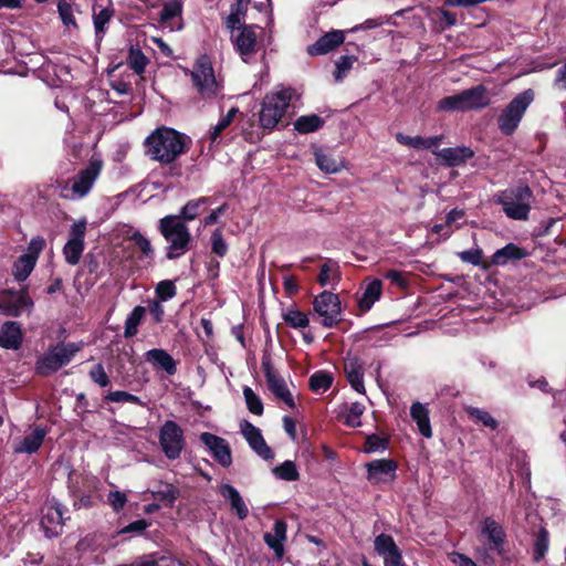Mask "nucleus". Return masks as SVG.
<instances>
[{
  "instance_id": "f257e3e1",
  "label": "nucleus",
  "mask_w": 566,
  "mask_h": 566,
  "mask_svg": "<svg viewBox=\"0 0 566 566\" xmlns=\"http://www.w3.org/2000/svg\"><path fill=\"white\" fill-rule=\"evenodd\" d=\"M190 139L185 134L169 127L155 129L144 142L146 154L160 164L174 163L188 149Z\"/></svg>"
},
{
  "instance_id": "f03ea898",
  "label": "nucleus",
  "mask_w": 566,
  "mask_h": 566,
  "mask_svg": "<svg viewBox=\"0 0 566 566\" xmlns=\"http://www.w3.org/2000/svg\"><path fill=\"white\" fill-rule=\"evenodd\" d=\"M103 169V160L92 156L88 164L65 182H57L59 196L65 200L76 201L85 198L93 189Z\"/></svg>"
},
{
  "instance_id": "7ed1b4c3",
  "label": "nucleus",
  "mask_w": 566,
  "mask_h": 566,
  "mask_svg": "<svg viewBox=\"0 0 566 566\" xmlns=\"http://www.w3.org/2000/svg\"><path fill=\"white\" fill-rule=\"evenodd\" d=\"M158 230L168 244L166 248L168 260L179 259L189 251L192 235L179 216L168 214L161 218Z\"/></svg>"
},
{
  "instance_id": "20e7f679",
  "label": "nucleus",
  "mask_w": 566,
  "mask_h": 566,
  "mask_svg": "<svg viewBox=\"0 0 566 566\" xmlns=\"http://www.w3.org/2000/svg\"><path fill=\"white\" fill-rule=\"evenodd\" d=\"M189 74L200 99L213 101L222 97L223 83L216 76L212 63L207 55L196 61Z\"/></svg>"
},
{
  "instance_id": "39448f33",
  "label": "nucleus",
  "mask_w": 566,
  "mask_h": 566,
  "mask_svg": "<svg viewBox=\"0 0 566 566\" xmlns=\"http://www.w3.org/2000/svg\"><path fill=\"white\" fill-rule=\"evenodd\" d=\"M533 198L532 189L526 184H518L497 193L494 201L502 206L507 218L525 221L528 219Z\"/></svg>"
},
{
  "instance_id": "423d86ee",
  "label": "nucleus",
  "mask_w": 566,
  "mask_h": 566,
  "mask_svg": "<svg viewBox=\"0 0 566 566\" xmlns=\"http://www.w3.org/2000/svg\"><path fill=\"white\" fill-rule=\"evenodd\" d=\"M293 96L291 87L280 86L268 93L262 102L259 114L261 127L273 129L285 115Z\"/></svg>"
},
{
  "instance_id": "0eeeda50",
  "label": "nucleus",
  "mask_w": 566,
  "mask_h": 566,
  "mask_svg": "<svg viewBox=\"0 0 566 566\" xmlns=\"http://www.w3.org/2000/svg\"><path fill=\"white\" fill-rule=\"evenodd\" d=\"M490 99L486 88L483 85H476L459 94L447 96L439 101L438 109L450 112H467L488 106Z\"/></svg>"
},
{
  "instance_id": "6e6552de",
  "label": "nucleus",
  "mask_w": 566,
  "mask_h": 566,
  "mask_svg": "<svg viewBox=\"0 0 566 566\" xmlns=\"http://www.w3.org/2000/svg\"><path fill=\"white\" fill-rule=\"evenodd\" d=\"M534 101V91L528 88L517 94L503 109L497 118V127L502 134L510 136L518 127L527 107Z\"/></svg>"
},
{
  "instance_id": "1a4fd4ad",
  "label": "nucleus",
  "mask_w": 566,
  "mask_h": 566,
  "mask_svg": "<svg viewBox=\"0 0 566 566\" xmlns=\"http://www.w3.org/2000/svg\"><path fill=\"white\" fill-rule=\"evenodd\" d=\"M80 350L75 343L59 344L51 347L45 354L38 358L35 363L36 374L46 377L67 365L73 356Z\"/></svg>"
},
{
  "instance_id": "9d476101",
  "label": "nucleus",
  "mask_w": 566,
  "mask_h": 566,
  "mask_svg": "<svg viewBox=\"0 0 566 566\" xmlns=\"http://www.w3.org/2000/svg\"><path fill=\"white\" fill-rule=\"evenodd\" d=\"M160 449L168 460L180 458L186 440L181 427L174 420H166L158 432Z\"/></svg>"
},
{
  "instance_id": "9b49d317",
  "label": "nucleus",
  "mask_w": 566,
  "mask_h": 566,
  "mask_svg": "<svg viewBox=\"0 0 566 566\" xmlns=\"http://www.w3.org/2000/svg\"><path fill=\"white\" fill-rule=\"evenodd\" d=\"M313 311L325 328H333L342 321L340 300L337 294L332 292L324 291L315 296L313 300Z\"/></svg>"
},
{
  "instance_id": "f8f14e48",
  "label": "nucleus",
  "mask_w": 566,
  "mask_h": 566,
  "mask_svg": "<svg viewBox=\"0 0 566 566\" xmlns=\"http://www.w3.org/2000/svg\"><path fill=\"white\" fill-rule=\"evenodd\" d=\"M66 507L55 499L48 500L42 507L41 528L48 538L57 537L63 532Z\"/></svg>"
},
{
  "instance_id": "ddd939ff",
  "label": "nucleus",
  "mask_w": 566,
  "mask_h": 566,
  "mask_svg": "<svg viewBox=\"0 0 566 566\" xmlns=\"http://www.w3.org/2000/svg\"><path fill=\"white\" fill-rule=\"evenodd\" d=\"M231 41L242 61L249 63L258 51V40L252 25H243L231 35Z\"/></svg>"
},
{
  "instance_id": "4468645a",
  "label": "nucleus",
  "mask_w": 566,
  "mask_h": 566,
  "mask_svg": "<svg viewBox=\"0 0 566 566\" xmlns=\"http://www.w3.org/2000/svg\"><path fill=\"white\" fill-rule=\"evenodd\" d=\"M200 441L221 467L229 468L232 464L231 448L226 439L210 432H202Z\"/></svg>"
},
{
  "instance_id": "2eb2a0df",
  "label": "nucleus",
  "mask_w": 566,
  "mask_h": 566,
  "mask_svg": "<svg viewBox=\"0 0 566 566\" xmlns=\"http://www.w3.org/2000/svg\"><path fill=\"white\" fill-rule=\"evenodd\" d=\"M262 369L266 378L270 390L282 401H284L290 408H294V399L290 392L285 380L274 370L271 359L269 357L262 358Z\"/></svg>"
},
{
  "instance_id": "dca6fc26",
  "label": "nucleus",
  "mask_w": 566,
  "mask_h": 566,
  "mask_svg": "<svg viewBox=\"0 0 566 566\" xmlns=\"http://www.w3.org/2000/svg\"><path fill=\"white\" fill-rule=\"evenodd\" d=\"M241 432L249 443L250 448L263 460H272L274 452L266 444L261 430L249 421L241 423Z\"/></svg>"
},
{
  "instance_id": "f3484780",
  "label": "nucleus",
  "mask_w": 566,
  "mask_h": 566,
  "mask_svg": "<svg viewBox=\"0 0 566 566\" xmlns=\"http://www.w3.org/2000/svg\"><path fill=\"white\" fill-rule=\"evenodd\" d=\"M33 301L25 291L12 294L0 301V312L7 316H20L24 311H30Z\"/></svg>"
},
{
  "instance_id": "a211bd4d",
  "label": "nucleus",
  "mask_w": 566,
  "mask_h": 566,
  "mask_svg": "<svg viewBox=\"0 0 566 566\" xmlns=\"http://www.w3.org/2000/svg\"><path fill=\"white\" fill-rule=\"evenodd\" d=\"M481 534L486 537L489 548L502 554L505 542L504 528L492 517H485L482 522Z\"/></svg>"
},
{
  "instance_id": "6ab92c4d",
  "label": "nucleus",
  "mask_w": 566,
  "mask_h": 566,
  "mask_svg": "<svg viewBox=\"0 0 566 566\" xmlns=\"http://www.w3.org/2000/svg\"><path fill=\"white\" fill-rule=\"evenodd\" d=\"M46 433L44 428L35 427L29 434L13 442V452L25 454L35 453L41 448Z\"/></svg>"
},
{
  "instance_id": "aec40b11",
  "label": "nucleus",
  "mask_w": 566,
  "mask_h": 566,
  "mask_svg": "<svg viewBox=\"0 0 566 566\" xmlns=\"http://www.w3.org/2000/svg\"><path fill=\"white\" fill-rule=\"evenodd\" d=\"M369 481L381 482L396 476L397 463L391 459H378L366 464Z\"/></svg>"
},
{
  "instance_id": "412c9836",
  "label": "nucleus",
  "mask_w": 566,
  "mask_h": 566,
  "mask_svg": "<svg viewBox=\"0 0 566 566\" xmlns=\"http://www.w3.org/2000/svg\"><path fill=\"white\" fill-rule=\"evenodd\" d=\"M441 163L448 167H455L464 164L474 156V151L465 146L449 147L440 150H433Z\"/></svg>"
},
{
  "instance_id": "4be33fe9",
  "label": "nucleus",
  "mask_w": 566,
  "mask_h": 566,
  "mask_svg": "<svg viewBox=\"0 0 566 566\" xmlns=\"http://www.w3.org/2000/svg\"><path fill=\"white\" fill-rule=\"evenodd\" d=\"M344 371L350 386L358 394H365L364 365L356 356H347L344 359Z\"/></svg>"
},
{
  "instance_id": "5701e85b",
  "label": "nucleus",
  "mask_w": 566,
  "mask_h": 566,
  "mask_svg": "<svg viewBox=\"0 0 566 566\" xmlns=\"http://www.w3.org/2000/svg\"><path fill=\"white\" fill-rule=\"evenodd\" d=\"M345 35L343 31H331L322 35L315 43L307 48V53L312 56L323 55L344 42Z\"/></svg>"
},
{
  "instance_id": "b1692460",
  "label": "nucleus",
  "mask_w": 566,
  "mask_h": 566,
  "mask_svg": "<svg viewBox=\"0 0 566 566\" xmlns=\"http://www.w3.org/2000/svg\"><path fill=\"white\" fill-rule=\"evenodd\" d=\"M287 525L283 520H276L272 532L264 534V542L273 549L275 556L281 558L284 555V542L286 539Z\"/></svg>"
},
{
  "instance_id": "393cba45",
  "label": "nucleus",
  "mask_w": 566,
  "mask_h": 566,
  "mask_svg": "<svg viewBox=\"0 0 566 566\" xmlns=\"http://www.w3.org/2000/svg\"><path fill=\"white\" fill-rule=\"evenodd\" d=\"M219 494L229 502L239 520H244L249 515V509L239 491L229 483H222L219 488Z\"/></svg>"
},
{
  "instance_id": "a878e982",
  "label": "nucleus",
  "mask_w": 566,
  "mask_h": 566,
  "mask_svg": "<svg viewBox=\"0 0 566 566\" xmlns=\"http://www.w3.org/2000/svg\"><path fill=\"white\" fill-rule=\"evenodd\" d=\"M22 344L21 326L17 322H6L0 328V347L18 349Z\"/></svg>"
},
{
  "instance_id": "bb28decb",
  "label": "nucleus",
  "mask_w": 566,
  "mask_h": 566,
  "mask_svg": "<svg viewBox=\"0 0 566 566\" xmlns=\"http://www.w3.org/2000/svg\"><path fill=\"white\" fill-rule=\"evenodd\" d=\"M145 358L154 367L165 370L168 375H175L177 371V365L175 359L165 349H149L145 353Z\"/></svg>"
},
{
  "instance_id": "cd10ccee",
  "label": "nucleus",
  "mask_w": 566,
  "mask_h": 566,
  "mask_svg": "<svg viewBox=\"0 0 566 566\" xmlns=\"http://www.w3.org/2000/svg\"><path fill=\"white\" fill-rule=\"evenodd\" d=\"M396 140L405 146L415 148V149H431L438 147L443 136H432V137H421V136H408L402 133H397L395 135Z\"/></svg>"
},
{
  "instance_id": "c85d7f7f",
  "label": "nucleus",
  "mask_w": 566,
  "mask_h": 566,
  "mask_svg": "<svg viewBox=\"0 0 566 566\" xmlns=\"http://www.w3.org/2000/svg\"><path fill=\"white\" fill-rule=\"evenodd\" d=\"M410 416L412 420L417 423L419 432L424 438L432 437V430L429 419V410L421 402H415L410 408Z\"/></svg>"
},
{
  "instance_id": "c756f323",
  "label": "nucleus",
  "mask_w": 566,
  "mask_h": 566,
  "mask_svg": "<svg viewBox=\"0 0 566 566\" xmlns=\"http://www.w3.org/2000/svg\"><path fill=\"white\" fill-rule=\"evenodd\" d=\"M314 155L316 165L326 174H336L344 168V160L340 157H335L323 149H316Z\"/></svg>"
},
{
  "instance_id": "7c9ffc66",
  "label": "nucleus",
  "mask_w": 566,
  "mask_h": 566,
  "mask_svg": "<svg viewBox=\"0 0 566 566\" xmlns=\"http://www.w3.org/2000/svg\"><path fill=\"white\" fill-rule=\"evenodd\" d=\"M526 255L525 251L514 243H509L502 249L496 250L492 255L494 265L503 266L509 261L521 260Z\"/></svg>"
},
{
  "instance_id": "2f4dec72",
  "label": "nucleus",
  "mask_w": 566,
  "mask_h": 566,
  "mask_svg": "<svg viewBox=\"0 0 566 566\" xmlns=\"http://www.w3.org/2000/svg\"><path fill=\"white\" fill-rule=\"evenodd\" d=\"M340 280L338 263L334 260H327L321 265L317 282L322 286L337 284Z\"/></svg>"
},
{
  "instance_id": "473e14b6",
  "label": "nucleus",
  "mask_w": 566,
  "mask_h": 566,
  "mask_svg": "<svg viewBox=\"0 0 566 566\" xmlns=\"http://www.w3.org/2000/svg\"><path fill=\"white\" fill-rule=\"evenodd\" d=\"M381 295V281L374 280L365 289L363 295L358 298V306L363 312L369 311L375 302Z\"/></svg>"
},
{
  "instance_id": "72a5a7b5",
  "label": "nucleus",
  "mask_w": 566,
  "mask_h": 566,
  "mask_svg": "<svg viewBox=\"0 0 566 566\" xmlns=\"http://www.w3.org/2000/svg\"><path fill=\"white\" fill-rule=\"evenodd\" d=\"M324 125V119L316 114L300 116L294 122V129L300 134H310L318 130Z\"/></svg>"
},
{
  "instance_id": "f704fd0d",
  "label": "nucleus",
  "mask_w": 566,
  "mask_h": 566,
  "mask_svg": "<svg viewBox=\"0 0 566 566\" xmlns=\"http://www.w3.org/2000/svg\"><path fill=\"white\" fill-rule=\"evenodd\" d=\"M182 12V4L180 0H171L164 4L160 13L159 21L174 30L175 27L171 23L176 18H179Z\"/></svg>"
},
{
  "instance_id": "c9c22d12",
  "label": "nucleus",
  "mask_w": 566,
  "mask_h": 566,
  "mask_svg": "<svg viewBox=\"0 0 566 566\" xmlns=\"http://www.w3.org/2000/svg\"><path fill=\"white\" fill-rule=\"evenodd\" d=\"M176 564L185 566L180 560L171 556L154 553L134 562L130 566H175Z\"/></svg>"
},
{
  "instance_id": "e433bc0d",
  "label": "nucleus",
  "mask_w": 566,
  "mask_h": 566,
  "mask_svg": "<svg viewBox=\"0 0 566 566\" xmlns=\"http://www.w3.org/2000/svg\"><path fill=\"white\" fill-rule=\"evenodd\" d=\"M284 322L294 329H304L310 325L308 315L297 307H291L282 314Z\"/></svg>"
},
{
  "instance_id": "4c0bfd02",
  "label": "nucleus",
  "mask_w": 566,
  "mask_h": 566,
  "mask_svg": "<svg viewBox=\"0 0 566 566\" xmlns=\"http://www.w3.org/2000/svg\"><path fill=\"white\" fill-rule=\"evenodd\" d=\"M145 313L146 308L138 305L128 314L124 326V336L126 338H130L137 334L138 325L140 324Z\"/></svg>"
},
{
  "instance_id": "58836bf2",
  "label": "nucleus",
  "mask_w": 566,
  "mask_h": 566,
  "mask_svg": "<svg viewBox=\"0 0 566 566\" xmlns=\"http://www.w3.org/2000/svg\"><path fill=\"white\" fill-rule=\"evenodd\" d=\"M374 548H375V552L379 556H381L384 560L386 558H388V556L394 554V552L399 549V547L395 543L392 536H390L388 534H384V533L376 536V538L374 541Z\"/></svg>"
},
{
  "instance_id": "ea45409f",
  "label": "nucleus",
  "mask_w": 566,
  "mask_h": 566,
  "mask_svg": "<svg viewBox=\"0 0 566 566\" xmlns=\"http://www.w3.org/2000/svg\"><path fill=\"white\" fill-rule=\"evenodd\" d=\"M34 259L29 255H20L13 264V275L17 281H24L35 266Z\"/></svg>"
},
{
  "instance_id": "a19ab883",
  "label": "nucleus",
  "mask_w": 566,
  "mask_h": 566,
  "mask_svg": "<svg viewBox=\"0 0 566 566\" xmlns=\"http://www.w3.org/2000/svg\"><path fill=\"white\" fill-rule=\"evenodd\" d=\"M113 17V10L103 8L98 12L93 13V23L95 29V36L97 41H101L106 33V25Z\"/></svg>"
},
{
  "instance_id": "79ce46f5",
  "label": "nucleus",
  "mask_w": 566,
  "mask_h": 566,
  "mask_svg": "<svg viewBox=\"0 0 566 566\" xmlns=\"http://www.w3.org/2000/svg\"><path fill=\"white\" fill-rule=\"evenodd\" d=\"M272 473L275 475V478L283 481L293 482L300 479L296 464L291 460H286L280 465L273 468Z\"/></svg>"
},
{
  "instance_id": "37998d69",
  "label": "nucleus",
  "mask_w": 566,
  "mask_h": 566,
  "mask_svg": "<svg viewBox=\"0 0 566 566\" xmlns=\"http://www.w3.org/2000/svg\"><path fill=\"white\" fill-rule=\"evenodd\" d=\"M84 251V242L67 240L63 248V254L66 263L75 265L80 262L81 255Z\"/></svg>"
},
{
  "instance_id": "c03bdc74",
  "label": "nucleus",
  "mask_w": 566,
  "mask_h": 566,
  "mask_svg": "<svg viewBox=\"0 0 566 566\" xmlns=\"http://www.w3.org/2000/svg\"><path fill=\"white\" fill-rule=\"evenodd\" d=\"M208 202L207 197H201L196 200L188 201L181 209L180 213L178 214L180 217V220H182L185 223L186 221H192L197 218L199 214V208Z\"/></svg>"
},
{
  "instance_id": "a18cd8bd",
  "label": "nucleus",
  "mask_w": 566,
  "mask_h": 566,
  "mask_svg": "<svg viewBox=\"0 0 566 566\" xmlns=\"http://www.w3.org/2000/svg\"><path fill=\"white\" fill-rule=\"evenodd\" d=\"M333 377L326 371H316L310 377V388L315 392H324L332 386Z\"/></svg>"
},
{
  "instance_id": "49530a36",
  "label": "nucleus",
  "mask_w": 566,
  "mask_h": 566,
  "mask_svg": "<svg viewBox=\"0 0 566 566\" xmlns=\"http://www.w3.org/2000/svg\"><path fill=\"white\" fill-rule=\"evenodd\" d=\"M127 63L136 74L140 75L145 72L148 59L139 49L130 48Z\"/></svg>"
},
{
  "instance_id": "de8ad7c7",
  "label": "nucleus",
  "mask_w": 566,
  "mask_h": 566,
  "mask_svg": "<svg viewBox=\"0 0 566 566\" xmlns=\"http://www.w3.org/2000/svg\"><path fill=\"white\" fill-rule=\"evenodd\" d=\"M104 400L117 403L130 402L142 407L145 406V402L138 396H135L124 390L109 391L107 395L104 396Z\"/></svg>"
},
{
  "instance_id": "09e8293b",
  "label": "nucleus",
  "mask_w": 566,
  "mask_h": 566,
  "mask_svg": "<svg viewBox=\"0 0 566 566\" xmlns=\"http://www.w3.org/2000/svg\"><path fill=\"white\" fill-rule=\"evenodd\" d=\"M69 491L75 501L73 506L75 510H80L82 507H92L94 505L93 497L91 494L81 493L77 485L73 483L72 479L69 480Z\"/></svg>"
},
{
  "instance_id": "8fccbe9b",
  "label": "nucleus",
  "mask_w": 566,
  "mask_h": 566,
  "mask_svg": "<svg viewBox=\"0 0 566 566\" xmlns=\"http://www.w3.org/2000/svg\"><path fill=\"white\" fill-rule=\"evenodd\" d=\"M465 411L470 417L482 422L488 428L495 430L499 426V422L491 416V413L483 409L470 406L465 407Z\"/></svg>"
},
{
  "instance_id": "3c124183",
  "label": "nucleus",
  "mask_w": 566,
  "mask_h": 566,
  "mask_svg": "<svg viewBox=\"0 0 566 566\" xmlns=\"http://www.w3.org/2000/svg\"><path fill=\"white\" fill-rule=\"evenodd\" d=\"M549 545V535L545 528H541L534 543V559L539 562L546 555Z\"/></svg>"
},
{
  "instance_id": "603ef678",
  "label": "nucleus",
  "mask_w": 566,
  "mask_h": 566,
  "mask_svg": "<svg viewBox=\"0 0 566 566\" xmlns=\"http://www.w3.org/2000/svg\"><path fill=\"white\" fill-rule=\"evenodd\" d=\"M57 12L60 19L67 29L77 30V24L75 21L73 7L71 3L66 1H60L57 4Z\"/></svg>"
},
{
  "instance_id": "864d4df0",
  "label": "nucleus",
  "mask_w": 566,
  "mask_h": 566,
  "mask_svg": "<svg viewBox=\"0 0 566 566\" xmlns=\"http://www.w3.org/2000/svg\"><path fill=\"white\" fill-rule=\"evenodd\" d=\"M153 494L155 497L161 501H167L172 505L179 497L180 492L175 485L170 483H164L157 490L153 491Z\"/></svg>"
},
{
  "instance_id": "5fc2aeb1",
  "label": "nucleus",
  "mask_w": 566,
  "mask_h": 566,
  "mask_svg": "<svg viewBox=\"0 0 566 566\" xmlns=\"http://www.w3.org/2000/svg\"><path fill=\"white\" fill-rule=\"evenodd\" d=\"M130 240L137 245L144 258L148 260L154 259L155 251L150 241L145 235H143L139 231H135L130 235Z\"/></svg>"
},
{
  "instance_id": "6e6d98bb",
  "label": "nucleus",
  "mask_w": 566,
  "mask_h": 566,
  "mask_svg": "<svg viewBox=\"0 0 566 566\" xmlns=\"http://www.w3.org/2000/svg\"><path fill=\"white\" fill-rule=\"evenodd\" d=\"M243 396L250 412L261 416L263 413V403L258 395L250 388H243Z\"/></svg>"
},
{
  "instance_id": "4d7b16f0",
  "label": "nucleus",
  "mask_w": 566,
  "mask_h": 566,
  "mask_svg": "<svg viewBox=\"0 0 566 566\" xmlns=\"http://www.w3.org/2000/svg\"><path fill=\"white\" fill-rule=\"evenodd\" d=\"M239 109L237 107H232L229 112L219 119V122L213 126L211 132V140L214 142L220 136V134L232 123Z\"/></svg>"
},
{
  "instance_id": "13d9d810",
  "label": "nucleus",
  "mask_w": 566,
  "mask_h": 566,
  "mask_svg": "<svg viewBox=\"0 0 566 566\" xmlns=\"http://www.w3.org/2000/svg\"><path fill=\"white\" fill-rule=\"evenodd\" d=\"M388 447V440L377 434H369L366 438L364 450L366 453L385 451Z\"/></svg>"
},
{
  "instance_id": "bf43d9fd",
  "label": "nucleus",
  "mask_w": 566,
  "mask_h": 566,
  "mask_svg": "<svg viewBox=\"0 0 566 566\" xmlns=\"http://www.w3.org/2000/svg\"><path fill=\"white\" fill-rule=\"evenodd\" d=\"M211 250L220 258H223L228 252V244L220 229H216L211 234Z\"/></svg>"
},
{
  "instance_id": "052dcab7",
  "label": "nucleus",
  "mask_w": 566,
  "mask_h": 566,
  "mask_svg": "<svg viewBox=\"0 0 566 566\" xmlns=\"http://www.w3.org/2000/svg\"><path fill=\"white\" fill-rule=\"evenodd\" d=\"M365 411V406L360 402H352L346 416V424L356 428L360 426V417Z\"/></svg>"
},
{
  "instance_id": "680f3d73",
  "label": "nucleus",
  "mask_w": 566,
  "mask_h": 566,
  "mask_svg": "<svg viewBox=\"0 0 566 566\" xmlns=\"http://www.w3.org/2000/svg\"><path fill=\"white\" fill-rule=\"evenodd\" d=\"M156 294L160 302H166L175 297L176 286L172 281L166 280L157 284Z\"/></svg>"
},
{
  "instance_id": "e2e57ef3",
  "label": "nucleus",
  "mask_w": 566,
  "mask_h": 566,
  "mask_svg": "<svg viewBox=\"0 0 566 566\" xmlns=\"http://www.w3.org/2000/svg\"><path fill=\"white\" fill-rule=\"evenodd\" d=\"M356 61L354 56H340L336 62V71L334 74L335 81L340 82L352 69L353 63Z\"/></svg>"
},
{
  "instance_id": "0e129e2a",
  "label": "nucleus",
  "mask_w": 566,
  "mask_h": 566,
  "mask_svg": "<svg viewBox=\"0 0 566 566\" xmlns=\"http://www.w3.org/2000/svg\"><path fill=\"white\" fill-rule=\"evenodd\" d=\"M90 378L99 387H106L109 385V378L102 364H96L92 367L90 370Z\"/></svg>"
},
{
  "instance_id": "69168bd1",
  "label": "nucleus",
  "mask_w": 566,
  "mask_h": 566,
  "mask_svg": "<svg viewBox=\"0 0 566 566\" xmlns=\"http://www.w3.org/2000/svg\"><path fill=\"white\" fill-rule=\"evenodd\" d=\"M459 258L462 262L480 265L482 261V250L481 249H470L458 253Z\"/></svg>"
},
{
  "instance_id": "338daca9",
  "label": "nucleus",
  "mask_w": 566,
  "mask_h": 566,
  "mask_svg": "<svg viewBox=\"0 0 566 566\" xmlns=\"http://www.w3.org/2000/svg\"><path fill=\"white\" fill-rule=\"evenodd\" d=\"M86 233V220L80 219L71 226L69 240L84 242Z\"/></svg>"
},
{
  "instance_id": "774afa93",
  "label": "nucleus",
  "mask_w": 566,
  "mask_h": 566,
  "mask_svg": "<svg viewBox=\"0 0 566 566\" xmlns=\"http://www.w3.org/2000/svg\"><path fill=\"white\" fill-rule=\"evenodd\" d=\"M107 501L115 512H119L127 502V496L120 491H111Z\"/></svg>"
}]
</instances>
